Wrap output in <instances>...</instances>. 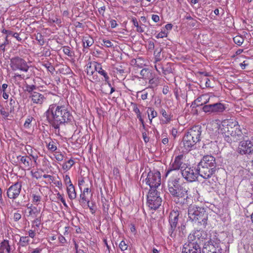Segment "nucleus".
<instances>
[{
  "instance_id": "1",
  "label": "nucleus",
  "mask_w": 253,
  "mask_h": 253,
  "mask_svg": "<svg viewBox=\"0 0 253 253\" xmlns=\"http://www.w3.org/2000/svg\"><path fill=\"white\" fill-rule=\"evenodd\" d=\"M45 114L49 123L55 128V133H59L61 125L70 122L73 119L72 115L63 99L50 105Z\"/></svg>"
},
{
  "instance_id": "2",
  "label": "nucleus",
  "mask_w": 253,
  "mask_h": 253,
  "mask_svg": "<svg viewBox=\"0 0 253 253\" xmlns=\"http://www.w3.org/2000/svg\"><path fill=\"white\" fill-rule=\"evenodd\" d=\"M217 131L228 143L236 141L241 136L242 132L238 128V122L232 119L224 120L216 124Z\"/></svg>"
},
{
  "instance_id": "3",
  "label": "nucleus",
  "mask_w": 253,
  "mask_h": 253,
  "mask_svg": "<svg viewBox=\"0 0 253 253\" xmlns=\"http://www.w3.org/2000/svg\"><path fill=\"white\" fill-rule=\"evenodd\" d=\"M190 220L205 227L207 224L208 214L205 209L195 205H190L188 210Z\"/></svg>"
},
{
  "instance_id": "4",
  "label": "nucleus",
  "mask_w": 253,
  "mask_h": 253,
  "mask_svg": "<svg viewBox=\"0 0 253 253\" xmlns=\"http://www.w3.org/2000/svg\"><path fill=\"white\" fill-rule=\"evenodd\" d=\"M186 167V164L184 163V156L183 154L178 155L174 158L173 162L170 164L169 169L166 171L165 177H167L169 174L174 175H179V171L183 169Z\"/></svg>"
},
{
  "instance_id": "5",
  "label": "nucleus",
  "mask_w": 253,
  "mask_h": 253,
  "mask_svg": "<svg viewBox=\"0 0 253 253\" xmlns=\"http://www.w3.org/2000/svg\"><path fill=\"white\" fill-rule=\"evenodd\" d=\"M173 201L182 208H186L189 205L188 190L182 187L176 191V193L170 194Z\"/></svg>"
},
{
  "instance_id": "6",
  "label": "nucleus",
  "mask_w": 253,
  "mask_h": 253,
  "mask_svg": "<svg viewBox=\"0 0 253 253\" xmlns=\"http://www.w3.org/2000/svg\"><path fill=\"white\" fill-rule=\"evenodd\" d=\"M146 183L148 185L151 189L155 190L161 184V174L157 170L150 171L145 179Z\"/></svg>"
},
{
  "instance_id": "7",
  "label": "nucleus",
  "mask_w": 253,
  "mask_h": 253,
  "mask_svg": "<svg viewBox=\"0 0 253 253\" xmlns=\"http://www.w3.org/2000/svg\"><path fill=\"white\" fill-rule=\"evenodd\" d=\"M10 67L13 71H19L25 73L29 69L27 62L19 57H15L10 59Z\"/></svg>"
},
{
  "instance_id": "8",
  "label": "nucleus",
  "mask_w": 253,
  "mask_h": 253,
  "mask_svg": "<svg viewBox=\"0 0 253 253\" xmlns=\"http://www.w3.org/2000/svg\"><path fill=\"white\" fill-rule=\"evenodd\" d=\"M162 199L156 190H150L147 196V203L149 207L156 210L161 205Z\"/></svg>"
},
{
  "instance_id": "9",
  "label": "nucleus",
  "mask_w": 253,
  "mask_h": 253,
  "mask_svg": "<svg viewBox=\"0 0 253 253\" xmlns=\"http://www.w3.org/2000/svg\"><path fill=\"white\" fill-rule=\"evenodd\" d=\"M238 152L241 155H251L253 154V142L250 140H244L240 142Z\"/></svg>"
},
{
  "instance_id": "10",
  "label": "nucleus",
  "mask_w": 253,
  "mask_h": 253,
  "mask_svg": "<svg viewBox=\"0 0 253 253\" xmlns=\"http://www.w3.org/2000/svg\"><path fill=\"white\" fill-rule=\"evenodd\" d=\"M180 172L183 178L187 182H192L197 180V169H195L186 166Z\"/></svg>"
},
{
  "instance_id": "11",
  "label": "nucleus",
  "mask_w": 253,
  "mask_h": 253,
  "mask_svg": "<svg viewBox=\"0 0 253 253\" xmlns=\"http://www.w3.org/2000/svg\"><path fill=\"white\" fill-rule=\"evenodd\" d=\"M179 176L171 174L168 181V190L170 194L176 193L178 190L183 187L179 184L180 180Z\"/></svg>"
},
{
  "instance_id": "12",
  "label": "nucleus",
  "mask_w": 253,
  "mask_h": 253,
  "mask_svg": "<svg viewBox=\"0 0 253 253\" xmlns=\"http://www.w3.org/2000/svg\"><path fill=\"white\" fill-rule=\"evenodd\" d=\"M197 171L198 175H200L204 179L212 177V180H214L215 176L213 175L216 171V169L214 168V167H206L198 165Z\"/></svg>"
},
{
  "instance_id": "13",
  "label": "nucleus",
  "mask_w": 253,
  "mask_h": 253,
  "mask_svg": "<svg viewBox=\"0 0 253 253\" xmlns=\"http://www.w3.org/2000/svg\"><path fill=\"white\" fill-rule=\"evenodd\" d=\"M203 111L206 113H221L225 110L224 105L221 103L205 105L202 108Z\"/></svg>"
},
{
  "instance_id": "14",
  "label": "nucleus",
  "mask_w": 253,
  "mask_h": 253,
  "mask_svg": "<svg viewBox=\"0 0 253 253\" xmlns=\"http://www.w3.org/2000/svg\"><path fill=\"white\" fill-rule=\"evenodd\" d=\"M179 212L178 211L173 210L169 215V228H171L170 234L172 236L175 237V234L173 233L174 229L177 227L178 221L179 219Z\"/></svg>"
},
{
  "instance_id": "15",
  "label": "nucleus",
  "mask_w": 253,
  "mask_h": 253,
  "mask_svg": "<svg viewBox=\"0 0 253 253\" xmlns=\"http://www.w3.org/2000/svg\"><path fill=\"white\" fill-rule=\"evenodd\" d=\"M22 185L16 182L10 186L7 190V196L10 199H15L18 197L21 190Z\"/></svg>"
},
{
  "instance_id": "16",
  "label": "nucleus",
  "mask_w": 253,
  "mask_h": 253,
  "mask_svg": "<svg viewBox=\"0 0 253 253\" xmlns=\"http://www.w3.org/2000/svg\"><path fill=\"white\" fill-rule=\"evenodd\" d=\"M201 132V126H195L189 129L185 135L189 137H191L194 141L197 143L200 140Z\"/></svg>"
},
{
  "instance_id": "17",
  "label": "nucleus",
  "mask_w": 253,
  "mask_h": 253,
  "mask_svg": "<svg viewBox=\"0 0 253 253\" xmlns=\"http://www.w3.org/2000/svg\"><path fill=\"white\" fill-rule=\"evenodd\" d=\"M182 253H201V248L196 243H185L183 246Z\"/></svg>"
},
{
  "instance_id": "18",
  "label": "nucleus",
  "mask_w": 253,
  "mask_h": 253,
  "mask_svg": "<svg viewBox=\"0 0 253 253\" xmlns=\"http://www.w3.org/2000/svg\"><path fill=\"white\" fill-rule=\"evenodd\" d=\"M196 143H197L194 141L192 138L185 135L183 137L182 142L180 144L181 146L183 147L182 151L183 152L189 151L194 147Z\"/></svg>"
},
{
  "instance_id": "19",
  "label": "nucleus",
  "mask_w": 253,
  "mask_h": 253,
  "mask_svg": "<svg viewBox=\"0 0 253 253\" xmlns=\"http://www.w3.org/2000/svg\"><path fill=\"white\" fill-rule=\"evenodd\" d=\"M198 165L206 167L216 168L215 159L211 155H206L203 157Z\"/></svg>"
},
{
  "instance_id": "20",
  "label": "nucleus",
  "mask_w": 253,
  "mask_h": 253,
  "mask_svg": "<svg viewBox=\"0 0 253 253\" xmlns=\"http://www.w3.org/2000/svg\"><path fill=\"white\" fill-rule=\"evenodd\" d=\"M185 226H181L180 228L176 227L173 230V233L175 234V237H173L170 234L171 228H169V236L175 240L180 241L182 238L185 235V232L184 231Z\"/></svg>"
},
{
  "instance_id": "21",
  "label": "nucleus",
  "mask_w": 253,
  "mask_h": 253,
  "mask_svg": "<svg viewBox=\"0 0 253 253\" xmlns=\"http://www.w3.org/2000/svg\"><path fill=\"white\" fill-rule=\"evenodd\" d=\"M188 243H196L199 245L201 241H202L203 238L202 237V231L197 230L190 233L188 237Z\"/></svg>"
},
{
  "instance_id": "22",
  "label": "nucleus",
  "mask_w": 253,
  "mask_h": 253,
  "mask_svg": "<svg viewBox=\"0 0 253 253\" xmlns=\"http://www.w3.org/2000/svg\"><path fill=\"white\" fill-rule=\"evenodd\" d=\"M30 97L33 103L40 105L42 104L46 99V97L44 95L38 92L32 93V95H30Z\"/></svg>"
},
{
  "instance_id": "23",
  "label": "nucleus",
  "mask_w": 253,
  "mask_h": 253,
  "mask_svg": "<svg viewBox=\"0 0 253 253\" xmlns=\"http://www.w3.org/2000/svg\"><path fill=\"white\" fill-rule=\"evenodd\" d=\"M17 159L25 168L29 169L32 167V159L29 156L19 155L17 157Z\"/></svg>"
},
{
  "instance_id": "24",
  "label": "nucleus",
  "mask_w": 253,
  "mask_h": 253,
  "mask_svg": "<svg viewBox=\"0 0 253 253\" xmlns=\"http://www.w3.org/2000/svg\"><path fill=\"white\" fill-rule=\"evenodd\" d=\"M94 67L96 72L104 77L105 81H107L108 80H109V77L108 76L107 73L105 70L102 69L101 64L97 62H95L94 63Z\"/></svg>"
},
{
  "instance_id": "25",
  "label": "nucleus",
  "mask_w": 253,
  "mask_h": 253,
  "mask_svg": "<svg viewBox=\"0 0 253 253\" xmlns=\"http://www.w3.org/2000/svg\"><path fill=\"white\" fill-rule=\"evenodd\" d=\"M67 193L68 198L72 200L76 199L77 197V193L75 191V188L73 184L67 186Z\"/></svg>"
},
{
  "instance_id": "26",
  "label": "nucleus",
  "mask_w": 253,
  "mask_h": 253,
  "mask_svg": "<svg viewBox=\"0 0 253 253\" xmlns=\"http://www.w3.org/2000/svg\"><path fill=\"white\" fill-rule=\"evenodd\" d=\"M10 246L8 240H4L0 244V253H9Z\"/></svg>"
},
{
  "instance_id": "27",
  "label": "nucleus",
  "mask_w": 253,
  "mask_h": 253,
  "mask_svg": "<svg viewBox=\"0 0 253 253\" xmlns=\"http://www.w3.org/2000/svg\"><path fill=\"white\" fill-rule=\"evenodd\" d=\"M84 48H88L94 43V40L89 35H86L82 39Z\"/></svg>"
},
{
  "instance_id": "28",
  "label": "nucleus",
  "mask_w": 253,
  "mask_h": 253,
  "mask_svg": "<svg viewBox=\"0 0 253 253\" xmlns=\"http://www.w3.org/2000/svg\"><path fill=\"white\" fill-rule=\"evenodd\" d=\"M202 252L203 253H217L214 246L211 244L205 245L203 249Z\"/></svg>"
},
{
  "instance_id": "29",
  "label": "nucleus",
  "mask_w": 253,
  "mask_h": 253,
  "mask_svg": "<svg viewBox=\"0 0 253 253\" xmlns=\"http://www.w3.org/2000/svg\"><path fill=\"white\" fill-rule=\"evenodd\" d=\"M89 192V189L88 188H84L83 192L80 195V198L82 200V203H87V204L89 203V201L87 198V195H88V193Z\"/></svg>"
},
{
  "instance_id": "30",
  "label": "nucleus",
  "mask_w": 253,
  "mask_h": 253,
  "mask_svg": "<svg viewBox=\"0 0 253 253\" xmlns=\"http://www.w3.org/2000/svg\"><path fill=\"white\" fill-rule=\"evenodd\" d=\"M161 114L163 117L165 118L164 120H162L163 123L165 124H167L170 122L171 121L172 116L170 115H169L166 112V110L164 109H162L160 111Z\"/></svg>"
},
{
  "instance_id": "31",
  "label": "nucleus",
  "mask_w": 253,
  "mask_h": 253,
  "mask_svg": "<svg viewBox=\"0 0 253 253\" xmlns=\"http://www.w3.org/2000/svg\"><path fill=\"white\" fill-rule=\"evenodd\" d=\"M131 105L133 107V111L136 114L137 117L139 119V121L143 125L144 121L142 118L140 111L137 107V104L135 103H132Z\"/></svg>"
},
{
  "instance_id": "32",
  "label": "nucleus",
  "mask_w": 253,
  "mask_h": 253,
  "mask_svg": "<svg viewBox=\"0 0 253 253\" xmlns=\"http://www.w3.org/2000/svg\"><path fill=\"white\" fill-rule=\"evenodd\" d=\"M28 209L29 210V215L33 217H37L40 211L36 207H33L32 205L28 207Z\"/></svg>"
},
{
  "instance_id": "33",
  "label": "nucleus",
  "mask_w": 253,
  "mask_h": 253,
  "mask_svg": "<svg viewBox=\"0 0 253 253\" xmlns=\"http://www.w3.org/2000/svg\"><path fill=\"white\" fill-rule=\"evenodd\" d=\"M74 163L75 162L73 160L70 159L63 165L62 168L65 170H69L72 168Z\"/></svg>"
},
{
  "instance_id": "34",
  "label": "nucleus",
  "mask_w": 253,
  "mask_h": 253,
  "mask_svg": "<svg viewBox=\"0 0 253 253\" xmlns=\"http://www.w3.org/2000/svg\"><path fill=\"white\" fill-rule=\"evenodd\" d=\"M148 113L149 119L151 122H152V119L157 116V112L152 108H148Z\"/></svg>"
},
{
  "instance_id": "35",
  "label": "nucleus",
  "mask_w": 253,
  "mask_h": 253,
  "mask_svg": "<svg viewBox=\"0 0 253 253\" xmlns=\"http://www.w3.org/2000/svg\"><path fill=\"white\" fill-rule=\"evenodd\" d=\"M233 41L235 43L240 46L243 43L244 39L242 36L238 35L233 38Z\"/></svg>"
},
{
  "instance_id": "36",
  "label": "nucleus",
  "mask_w": 253,
  "mask_h": 253,
  "mask_svg": "<svg viewBox=\"0 0 253 253\" xmlns=\"http://www.w3.org/2000/svg\"><path fill=\"white\" fill-rule=\"evenodd\" d=\"M29 241L28 237L22 236L20 237L19 243L22 247H25L29 243Z\"/></svg>"
},
{
  "instance_id": "37",
  "label": "nucleus",
  "mask_w": 253,
  "mask_h": 253,
  "mask_svg": "<svg viewBox=\"0 0 253 253\" xmlns=\"http://www.w3.org/2000/svg\"><path fill=\"white\" fill-rule=\"evenodd\" d=\"M48 150L52 152H54L57 150V146L56 143L53 141H50L47 145Z\"/></svg>"
},
{
  "instance_id": "38",
  "label": "nucleus",
  "mask_w": 253,
  "mask_h": 253,
  "mask_svg": "<svg viewBox=\"0 0 253 253\" xmlns=\"http://www.w3.org/2000/svg\"><path fill=\"white\" fill-rule=\"evenodd\" d=\"M37 89V87L35 85H28L27 84L26 86V90L30 94L32 95V93L34 92V90Z\"/></svg>"
},
{
  "instance_id": "39",
  "label": "nucleus",
  "mask_w": 253,
  "mask_h": 253,
  "mask_svg": "<svg viewBox=\"0 0 253 253\" xmlns=\"http://www.w3.org/2000/svg\"><path fill=\"white\" fill-rule=\"evenodd\" d=\"M42 66L46 68L47 70L52 74H53L54 71H55L54 67H53V66L51 65L50 63L47 62L44 63L42 64Z\"/></svg>"
},
{
  "instance_id": "40",
  "label": "nucleus",
  "mask_w": 253,
  "mask_h": 253,
  "mask_svg": "<svg viewBox=\"0 0 253 253\" xmlns=\"http://www.w3.org/2000/svg\"><path fill=\"white\" fill-rule=\"evenodd\" d=\"M36 40L38 41L39 44L41 45H43L44 43L43 36L41 33H37L36 35Z\"/></svg>"
},
{
  "instance_id": "41",
  "label": "nucleus",
  "mask_w": 253,
  "mask_h": 253,
  "mask_svg": "<svg viewBox=\"0 0 253 253\" xmlns=\"http://www.w3.org/2000/svg\"><path fill=\"white\" fill-rule=\"evenodd\" d=\"M57 198L58 199L60 200V201L62 203L63 205L65 207H68L67 204L66 203V201H65V199L64 198L63 195H61L60 193L58 192L57 194Z\"/></svg>"
},
{
  "instance_id": "42",
  "label": "nucleus",
  "mask_w": 253,
  "mask_h": 253,
  "mask_svg": "<svg viewBox=\"0 0 253 253\" xmlns=\"http://www.w3.org/2000/svg\"><path fill=\"white\" fill-rule=\"evenodd\" d=\"M168 32L167 31H166V30H164V31L162 30L159 34H158L157 35V36H156V37L157 39L163 38L164 37H167L168 36Z\"/></svg>"
},
{
  "instance_id": "43",
  "label": "nucleus",
  "mask_w": 253,
  "mask_h": 253,
  "mask_svg": "<svg viewBox=\"0 0 253 253\" xmlns=\"http://www.w3.org/2000/svg\"><path fill=\"white\" fill-rule=\"evenodd\" d=\"M63 51L65 54L68 56L71 57L72 56L70 47L67 46H64L63 47Z\"/></svg>"
},
{
  "instance_id": "44",
  "label": "nucleus",
  "mask_w": 253,
  "mask_h": 253,
  "mask_svg": "<svg viewBox=\"0 0 253 253\" xmlns=\"http://www.w3.org/2000/svg\"><path fill=\"white\" fill-rule=\"evenodd\" d=\"M119 247L121 251H124L127 250V245L124 241H122L119 244Z\"/></svg>"
},
{
  "instance_id": "45",
  "label": "nucleus",
  "mask_w": 253,
  "mask_h": 253,
  "mask_svg": "<svg viewBox=\"0 0 253 253\" xmlns=\"http://www.w3.org/2000/svg\"><path fill=\"white\" fill-rule=\"evenodd\" d=\"M63 179L65 184L67 185L72 184L70 176L68 175L63 176Z\"/></svg>"
},
{
  "instance_id": "46",
  "label": "nucleus",
  "mask_w": 253,
  "mask_h": 253,
  "mask_svg": "<svg viewBox=\"0 0 253 253\" xmlns=\"http://www.w3.org/2000/svg\"><path fill=\"white\" fill-rule=\"evenodd\" d=\"M33 120L32 117H29L26 119L25 123L24 124V126L25 128H29L30 127V125L32 122V121Z\"/></svg>"
},
{
  "instance_id": "47",
  "label": "nucleus",
  "mask_w": 253,
  "mask_h": 253,
  "mask_svg": "<svg viewBox=\"0 0 253 253\" xmlns=\"http://www.w3.org/2000/svg\"><path fill=\"white\" fill-rule=\"evenodd\" d=\"M33 202L34 203H37L40 202L41 200V197L39 195L36 194L33 195Z\"/></svg>"
},
{
  "instance_id": "48",
  "label": "nucleus",
  "mask_w": 253,
  "mask_h": 253,
  "mask_svg": "<svg viewBox=\"0 0 253 253\" xmlns=\"http://www.w3.org/2000/svg\"><path fill=\"white\" fill-rule=\"evenodd\" d=\"M103 42L104 43V45L107 47H111L113 45V44L110 40H103Z\"/></svg>"
},
{
  "instance_id": "49",
  "label": "nucleus",
  "mask_w": 253,
  "mask_h": 253,
  "mask_svg": "<svg viewBox=\"0 0 253 253\" xmlns=\"http://www.w3.org/2000/svg\"><path fill=\"white\" fill-rule=\"evenodd\" d=\"M149 74V71L146 69H143L140 71V75L143 78H146L147 75Z\"/></svg>"
},
{
  "instance_id": "50",
  "label": "nucleus",
  "mask_w": 253,
  "mask_h": 253,
  "mask_svg": "<svg viewBox=\"0 0 253 253\" xmlns=\"http://www.w3.org/2000/svg\"><path fill=\"white\" fill-rule=\"evenodd\" d=\"M208 97V95L207 94H203V95H202L201 96L198 97L196 100H195V102H197V103H200L201 102H202L203 101H204V98H207Z\"/></svg>"
},
{
  "instance_id": "51",
  "label": "nucleus",
  "mask_w": 253,
  "mask_h": 253,
  "mask_svg": "<svg viewBox=\"0 0 253 253\" xmlns=\"http://www.w3.org/2000/svg\"><path fill=\"white\" fill-rule=\"evenodd\" d=\"M32 176L36 179H39L42 177V174L39 171H36L34 172H32Z\"/></svg>"
},
{
  "instance_id": "52",
  "label": "nucleus",
  "mask_w": 253,
  "mask_h": 253,
  "mask_svg": "<svg viewBox=\"0 0 253 253\" xmlns=\"http://www.w3.org/2000/svg\"><path fill=\"white\" fill-rule=\"evenodd\" d=\"M55 159L57 161L60 162L63 160V155L61 153H57L55 155Z\"/></svg>"
},
{
  "instance_id": "53",
  "label": "nucleus",
  "mask_w": 253,
  "mask_h": 253,
  "mask_svg": "<svg viewBox=\"0 0 253 253\" xmlns=\"http://www.w3.org/2000/svg\"><path fill=\"white\" fill-rule=\"evenodd\" d=\"M58 240L59 242L62 244V245H64L67 242L66 239L64 237H63L62 235H60L58 237Z\"/></svg>"
},
{
  "instance_id": "54",
  "label": "nucleus",
  "mask_w": 253,
  "mask_h": 253,
  "mask_svg": "<svg viewBox=\"0 0 253 253\" xmlns=\"http://www.w3.org/2000/svg\"><path fill=\"white\" fill-rule=\"evenodd\" d=\"M87 74L88 75H92L93 74V71L91 68V66H87L86 68Z\"/></svg>"
},
{
  "instance_id": "55",
  "label": "nucleus",
  "mask_w": 253,
  "mask_h": 253,
  "mask_svg": "<svg viewBox=\"0 0 253 253\" xmlns=\"http://www.w3.org/2000/svg\"><path fill=\"white\" fill-rule=\"evenodd\" d=\"M21 217L20 213L16 212L14 213L13 216V219L15 221H18Z\"/></svg>"
},
{
  "instance_id": "56",
  "label": "nucleus",
  "mask_w": 253,
  "mask_h": 253,
  "mask_svg": "<svg viewBox=\"0 0 253 253\" xmlns=\"http://www.w3.org/2000/svg\"><path fill=\"white\" fill-rule=\"evenodd\" d=\"M115 69L116 73L123 76V74L124 73V70L121 67L119 68H116Z\"/></svg>"
},
{
  "instance_id": "57",
  "label": "nucleus",
  "mask_w": 253,
  "mask_h": 253,
  "mask_svg": "<svg viewBox=\"0 0 253 253\" xmlns=\"http://www.w3.org/2000/svg\"><path fill=\"white\" fill-rule=\"evenodd\" d=\"M15 104V101L13 99H11L9 101L10 110L9 111L11 112L14 111V104Z\"/></svg>"
},
{
  "instance_id": "58",
  "label": "nucleus",
  "mask_w": 253,
  "mask_h": 253,
  "mask_svg": "<svg viewBox=\"0 0 253 253\" xmlns=\"http://www.w3.org/2000/svg\"><path fill=\"white\" fill-rule=\"evenodd\" d=\"M110 23L112 28H115L118 26L116 21L114 19L111 20L110 21Z\"/></svg>"
},
{
  "instance_id": "59",
  "label": "nucleus",
  "mask_w": 253,
  "mask_h": 253,
  "mask_svg": "<svg viewBox=\"0 0 253 253\" xmlns=\"http://www.w3.org/2000/svg\"><path fill=\"white\" fill-rule=\"evenodd\" d=\"M152 19L155 22H158L160 20V17L157 15L153 14L152 15Z\"/></svg>"
},
{
  "instance_id": "60",
  "label": "nucleus",
  "mask_w": 253,
  "mask_h": 253,
  "mask_svg": "<svg viewBox=\"0 0 253 253\" xmlns=\"http://www.w3.org/2000/svg\"><path fill=\"white\" fill-rule=\"evenodd\" d=\"M2 33L3 34H7V36H12V34H13V32L11 31L7 30L6 29H3L2 30Z\"/></svg>"
},
{
  "instance_id": "61",
  "label": "nucleus",
  "mask_w": 253,
  "mask_h": 253,
  "mask_svg": "<svg viewBox=\"0 0 253 253\" xmlns=\"http://www.w3.org/2000/svg\"><path fill=\"white\" fill-rule=\"evenodd\" d=\"M12 36L16 38V40L19 42L22 41V39L19 37V34L17 33L13 32V34H12Z\"/></svg>"
},
{
  "instance_id": "62",
  "label": "nucleus",
  "mask_w": 253,
  "mask_h": 253,
  "mask_svg": "<svg viewBox=\"0 0 253 253\" xmlns=\"http://www.w3.org/2000/svg\"><path fill=\"white\" fill-rule=\"evenodd\" d=\"M105 10V6H101L98 8L99 13L102 15H103Z\"/></svg>"
},
{
  "instance_id": "63",
  "label": "nucleus",
  "mask_w": 253,
  "mask_h": 253,
  "mask_svg": "<svg viewBox=\"0 0 253 253\" xmlns=\"http://www.w3.org/2000/svg\"><path fill=\"white\" fill-rule=\"evenodd\" d=\"M142 136L145 143H147L149 141V138L148 137H147V134L145 132L142 133Z\"/></svg>"
},
{
  "instance_id": "64",
  "label": "nucleus",
  "mask_w": 253,
  "mask_h": 253,
  "mask_svg": "<svg viewBox=\"0 0 253 253\" xmlns=\"http://www.w3.org/2000/svg\"><path fill=\"white\" fill-rule=\"evenodd\" d=\"M28 233H29V236L30 237H31L32 238H33L35 237L36 234H35V232L34 231H33L32 230H30L29 231Z\"/></svg>"
}]
</instances>
